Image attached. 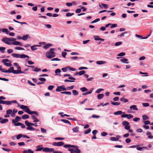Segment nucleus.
I'll return each instance as SVG.
<instances>
[{"label":"nucleus","mask_w":153,"mask_h":153,"mask_svg":"<svg viewBox=\"0 0 153 153\" xmlns=\"http://www.w3.org/2000/svg\"><path fill=\"white\" fill-rule=\"evenodd\" d=\"M126 53L124 52H121L118 54V56H123L125 55Z\"/></svg>","instance_id":"bf43d9fd"},{"label":"nucleus","mask_w":153,"mask_h":153,"mask_svg":"<svg viewBox=\"0 0 153 153\" xmlns=\"http://www.w3.org/2000/svg\"><path fill=\"white\" fill-rule=\"evenodd\" d=\"M2 32H5L7 34H8L9 33V31L6 28L3 29L2 30Z\"/></svg>","instance_id":"a19ab883"},{"label":"nucleus","mask_w":153,"mask_h":153,"mask_svg":"<svg viewBox=\"0 0 153 153\" xmlns=\"http://www.w3.org/2000/svg\"><path fill=\"white\" fill-rule=\"evenodd\" d=\"M146 147H138V146L137 145V147L136 149L138 150L139 151H142L143 150H144L145 149H146Z\"/></svg>","instance_id":"5701e85b"},{"label":"nucleus","mask_w":153,"mask_h":153,"mask_svg":"<svg viewBox=\"0 0 153 153\" xmlns=\"http://www.w3.org/2000/svg\"><path fill=\"white\" fill-rule=\"evenodd\" d=\"M23 153H34V151L31 149H28L27 150H24Z\"/></svg>","instance_id":"a211bd4d"},{"label":"nucleus","mask_w":153,"mask_h":153,"mask_svg":"<svg viewBox=\"0 0 153 153\" xmlns=\"http://www.w3.org/2000/svg\"><path fill=\"white\" fill-rule=\"evenodd\" d=\"M25 123L27 127L26 128L27 130L32 131H33L35 130V129L34 128L31 126H31L30 124V122H29L28 120H26L25 122Z\"/></svg>","instance_id":"39448f33"},{"label":"nucleus","mask_w":153,"mask_h":153,"mask_svg":"<svg viewBox=\"0 0 153 153\" xmlns=\"http://www.w3.org/2000/svg\"><path fill=\"white\" fill-rule=\"evenodd\" d=\"M66 90V88L64 85L61 86H58L57 87L56 89V91L57 92H60L63 91H65Z\"/></svg>","instance_id":"0eeeda50"},{"label":"nucleus","mask_w":153,"mask_h":153,"mask_svg":"<svg viewBox=\"0 0 153 153\" xmlns=\"http://www.w3.org/2000/svg\"><path fill=\"white\" fill-rule=\"evenodd\" d=\"M125 113L124 112H123L122 111H117L116 112L114 113V114L115 115H117L121 114H124Z\"/></svg>","instance_id":"412c9836"},{"label":"nucleus","mask_w":153,"mask_h":153,"mask_svg":"<svg viewBox=\"0 0 153 153\" xmlns=\"http://www.w3.org/2000/svg\"><path fill=\"white\" fill-rule=\"evenodd\" d=\"M101 5L104 7L105 9H107L108 7V5L107 4L103 3H102Z\"/></svg>","instance_id":"774afa93"},{"label":"nucleus","mask_w":153,"mask_h":153,"mask_svg":"<svg viewBox=\"0 0 153 153\" xmlns=\"http://www.w3.org/2000/svg\"><path fill=\"white\" fill-rule=\"evenodd\" d=\"M27 107H28L27 106H26V105H21V106H20V108L21 109H23L24 110L26 108H27Z\"/></svg>","instance_id":"052dcab7"},{"label":"nucleus","mask_w":153,"mask_h":153,"mask_svg":"<svg viewBox=\"0 0 153 153\" xmlns=\"http://www.w3.org/2000/svg\"><path fill=\"white\" fill-rule=\"evenodd\" d=\"M14 40V38L12 37L8 38L7 37H4L1 39V41L9 45H11V41Z\"/></svg>","instance_id":"f03ea898"},{"label":"nucleus","mask_w":153,"mask_h":153,"mask_svg":"<svg viewBox=\"0 0 153 153\" xmlns=\"http://www.w3.org/2000/svg\"><path fill=\"white\" fill-rule=\"evenodd\" d=\"M122 43V42H117L115 43V45L116 46H117L121 45Z\"/></svg>","instance_id":"e2e57ef3"},{"label":"nucleus","mask_w":153,"mask_h":153,"mask_svg":"<svg viewBox=\"0 0 153 153\" xmlns=\"http://www.w3.org/2000/svg\"><path fill=\"white\" fill-rule=\"evenodd\" d=\"M55 50V48H51L50 49V51H49L51 53H52L55 54V53L54 52Z\"/></svg>","instance_id":"0e129e2a"},{"label":"nucleus","mask_w":153,"mask_h":153,"mask_svg":"<svg viewBox=\"0 0 153 153\" xmlns=\"http://www.w3.org/2000/svg\"><path fill=\"white\" fill-rule=\"evenodd\" d=\"M33 114H35L37 116L39 115V114L36 111H31L30 114L32 115Z\"/></svg>","instance_id":"4c0bfd02"},{"label":"nucleus","mask_w":153,"mask_h":153,"mask_svg":"<svg viewBox=\"0 0 153 153\" xmlns=\"http://www.w3.org/2000/svg\"><path fill=\"white\" fill-rule=\"evenodd\" d=\"M21 119V117H19L18 116H17L15 118V119L12 120V122L13 123H15L18 122L20 121Z\"/></svg>","instance_id":"f8f14e48"},{"label":"nucleus","mask_w":153,"mask_h":153,"mask_svg":"<svg viewBox=\"0 0 153 153\" xmlns=\"http://www.w3.org/2000/svg\"><path fill=\"white\" fill-rule=\"evenodd\" d=\"M94 37L95 40H100V37L98 36H94Z\"/></svg>","instance_id":"3c124183"},{"label":"nucleus","mask_w":153,"mask_h":153,"mask_svg":"<svg viewBox=\"0 0 153 153\" xmlns=\"http://www.w3.org/2000/svg\"><path fill=\"white\" fill-rule=\"evenodd\" d=\"M143 119V120H147L149 119V117L146 115H143L142 116Z\"/></svg>","instance_id":"c9c22d12"},{"label":"nucleus","mask_w":153,"mask_h":153,"mask_svg":"<svg viewBox=\"0 0 153 153\" xmlns=\"http://www.w3.org/2000/svg\"><path fill=\"white\" fill-rule=\"evenodd\" d=\"M151 132H148L146 133V135L147 136H148V138L149 139H152L153 138V136L151 135Z\"/></svg>","instance_id":"6ab92c4d"},{"label":"nucleus","mask_w":153,"mask_h":153,"mask_svg":"<svg viewBox=\"0 0 153 153\" xmlns=\"http://www.w3.org/2000/svg\"><path fill=\"white\" fill-rule=\"evenodd\" d=\"M72 91L73 94L74 96L78 95L79 94L78 91L76 90H73Z\"/></svg>","instance_id":"58836bf2"},{"label":"nucleus","mask_w":153,"mask_h":153,"mask_svg":"<svg viewBox=\"0 0 153 153\" xmlns=\"http://www.w3.org/2000/svg\"><path fill=\"white\" fill-rule=\"evenodd\" d=\"M28 114H30V112L31 111L28 108V107L26 108L24 110Z\"/></svg>","instance_id":"cd10ccee"},{"label":"nucleus","mask_w":153,"mask_h":153,"mask_svg":"<svg viewBox=\"0 0 153 153\" xmlns=\"http://www.w3.org/2000/svg\"><path fill=\"white\" fill-rule=\"evenodd\" d=\"M41 70L40 68H36L34 69H33L32 71H33L38 72L39 71H40Z\"/></svg>","instance_id":"603ef678"},{"label":"nucleus","mask_w":153,"mask_h":153,"mask_svg":"<svg viewBox=\"0 0 153 153\" xmlns=\"http://www.w3.org/2000/svg\"><path fill=\"white\" fill-rule=\"evenodd\" d=\"M135 36L136 37H137L138 38H140L141 39H145V38H144V37H143V36L141 35H138L137 34H136L135 35Z\"/></svg>","instance_id":"8fccbe9b"},{"label":"nucleus","mask_w":153,"mask_h":153,"mask_svg":"<svg viewBox=\"0 0 153 153\" xmlns=\"http://www.w3.org/2000/svg\"><path fill=\"white\" fill-rule=\"evenodd\" d=\"M2 62L7 67H11V66L12 61L9 60L7 59H3L2 60Z\"/></svg>","instance_id":"20e7f679"},{"label":"nucleus","mask_w":153,"mask_h":153,"mask_svg":"<svg viewBox=\"0 0 153 153\" xmlns=\"http://www.w3.org/2000/svg\"><path fill=\"white\" fill-rule=\"evenodd\" d=\"M15 49L16 50H24L25 49L22 47H17L15 48Z\"/></svg>","instance_id":"09e8293b"},{"label":"nucleus","mask_w":153,"mask_h":153,"mask_svg":"<svg viewBox=\"0 0 153 153\" xmlns=\"http://www.w3.org/2000/svg\"><path fill=\"white\" fill-rule=\"evenodd\" d=\"M61 72V70L59 69H57L55 71V73L56 74V75H60L59 74H58V73H59Z\"/></svg>","instance_id":"37998d69"},{"label":"nucleus","mask_w":153,"mask_h":153,"mask_svg":"<svg viewBox=\"0 0 153 153\" xmlns=\"http://www.w3.org/2000/svg\"><path fill=\"white\" fill-rule=\"evenodd\" d=\"M41 146H37L36 148L37 149H36V151H41L42 150H43V147H41Z\"/></svg>","instance_id":"a878e982"},{"label":"nucleus","mask_w":153,"mask_h":153,"mask_svg":"<svg viewBox=\"0 0 153 153\" xmlns=\"http://www.w3.org/2000/svg\"><path fill=\"white\" fill-rule=\"evenodd\" d=\"M11 55L13 56L14 57L17 58H20L22 59H25L26 58H29V56H27L24 54H18V53H12L11 54Z\"/></svg>","instance_id":"7ed1b4c3"},{"label":"nucleus","mask_w":153,"mask_h":153,"mask_svg":"<svg viewBox=\"0 0 153 153\" xmlns=\"http://www.w3.org/2000/svg\"><path fill=\"white\" fill-rule=\"evenodd\" d=\"M123 125L124 126H126V125H129V123L127 121H124L122 123Z\"/></svg>","instance_id":"c03bdc74"},{"label":"nucleus","mask_w":153,"mask_h":153,"mask_svg":"<svg viewBox=\"0 0 153 153\" xmlns=\"http://www.w3.org/2000/svg\"><path fill=\"white\" fill-rule=\"evenodd\" d=\"M29 118V116L27 114H26L22 116V118L24 120L28 119Z\"/></svg>","instance_id":"b1692460"},{"label":"nucleus","mask_w":153,"mask_h":153,"mask_svg":"<svg viewBox=\"0 0 153 153\" xmlns=\"http://www.w3.org/2000/svg\"><path fill=\"white\" fill-rule=\"evenodd\" d=\"M121 138V136H120L117 135L116 136V137H111L110 138V140L112 141H117L119 139Z\"/></svg>","instance_id":"9b49d317"},{"label":"nucleus","mask_w":153,"mask_h":153,"mask_svg":"<svg viewBox=\"0 0 153 153\" xmlns=\"http://www.w3.org/2000/svg\"><path fill=\"white\" fill-rule=\"evenodd\" d=\"M14 40L11 41V45H14L22 46V44L18 41H16V39L14 38Z\"/></svg>","instance_id":"1a4fd4ad"},{"label":"nucleus","mask_w":153,"mask_h":153,"mask_svg":"<svg viewBox=\"0 0 153 153\" xmlns=\"http://www.w3.org/2000/svg\"><path fill=\"white\" fill-rule=\"evenodd\" d=\"M80 90L82 92H86L88 91V89L85 87L81 88Z\"/></svg>","instance_id":"7c9ffc66"},{"label":"nucleus","mask_w":153,"mask_h":153,"mask_svg":"<svg viewBox=\"0 0 153 153\" xmlns=\"http://www.w3.org/2000/svg\"><path fill=\"white\" fill-rule=\"evenodd\" d=\"M61 93L62 94H66L70 95L71 94V93L70 91H63L61 92Z\"/></svg>","instance_id":"473e14b6"},{"label":"nucleus","mask_w":153,"mask_h":153,"mask_svg":"<svg viewBox=\"0 0 153 153\" xmlns=\"http://www.w3.org/2000/svg\"><path fill=\"white\" fill-rule=\"evenodd\" d=\"M65 148H68V151L70 153H81V151L79 149V147L74 145L66 144L63 146Z\"/></svg>","instance_id":"f257e3e1"},{"label":"nucleus","mask_w":153,"mask_h":153,"mask_svg":"<svg viewBox=\"0 0 153 153\" xmlns=\"http://www.w3.org/2000/svg\"><path fill=\"white\" fill-rule=\"evenodd\" d=\"M129 108L130 109L134 110L137 111L138 110V108L137 107V105H135L131 106Z\"/></svg>","instance_id":"4468645a"},{"label":"nucleus","mask_w":153,"mask_h":153,"mask_svg":"<svg viewBox=\"0 0 153 153\" xmlns=\"http://www.w3.org/2000/svg\"><path fill=\"white\" fill-rule=\"evenodd\" d=\"M79 128L76 126L73 128V131L74 132L78 133L79 132Z\"/></svg>","instance_id":"dca6fc26"},{"label":"nucleus","mask_w":153,"mask_h":153,"mask_svg":"<svg viewBox=\"0 0 153 153\" xmlns=\"http://www.w3.org/2000/svg\"><path fill=\"white\" fill-rule=\"evenodd\" d=\"M96 63L99 65H101L102 64H104L106 63V62L104 61H97L96 62Z\"/></svg>","instance_id":"2eb2a0df"},{"label":"nucleus","mask_w":153,"mask_h":153,"mask_svg":"<svg viewBox=\"0 0 153 153\" xmlns=\"http://www.w3.org/2000/svg\"><path fill=\"white\" fill-rule=\"evenodd\" d=\"M39 80L44 82L46 80V79L44 78H39Z\"/></svg>","instance_id":"680f3d73"},{"label":"nucleus","mask_w":153,"mask_h":153,"mask_svg":"<svg viewBox=\"0 0 153 153\" xmlns=\"http://www.w3.org/2000/svg\"><path fill=\"white\" fill-rule=\"evenodd\" d=\"M12 112V111L11 109H9L6 111V113L7 114H11Z\"/></svg>","instance_id":"864d4df0"},{"label":"nucleus","mask_w":153,"mask_h":153,"mask_svg":"<svg viewBox=\"0 0 153 153\" xmlns=\"http://www.w3.org/2000/svg\"><path fill=\"white\" fill-rule=\"evenodd\" d=\"M8 120L7 119H3L1 120L0 121V123L2 124L8 122Z\"/></svg>","instance_id":"4be33fe9"},{"label":"nucleus","mask_w":153,"mask_h":153,"mask_svg":"<svg viewBox=\"0 0 153 153\" xmlns=\"http://www.w3.org/2000/svg\"><path fill=\"white\" fill-rule=\"evenodd\" d=\"M14 69V68L13 67H11L8 70H7V73H13V70Z\"/></svg>","instance_id":"c85d7f7f"},{"label":"nucleus","mask_w":153,"mask_h":153,"mask_svg":"<svg viewBox=\"0 0 153 153\" xmlns=\"http://www.w3.org/2000/svg\"><path fill=\"white\" fill-rule=\"evenodd\" d=\"M31 117L32 118V119L34 120L33 121V123H36L39 122V119H37L35 116L34 115H32Z\"/></svg>","instance_id":"f3484780"},{"label":"nucleus","mask_w":153,"mask_h":153,"mask_svg":"<svg viewBox=\"0 0 153 153\" xmlns=\"http://www.w3.org/2000/svg\"><path fill=\"white\" fill-rule=\"evenodd\" d=\"M104 89L102 88H99L96 91V93L97 94L100 93L101 91H104Z\"/></svg>","instance_id":"de8ad7c7"},{"label":"nucleus","mask_w":153,"mask_h":153,"mask_svg":"<svg viewBox=\"0 0 153 153\" xmlns=\"http://www.w3.org/2000/svg\"><path fill=\"white\" fill-rule=\"evenodd\" d=\"M85 73V71H81L79 72V75H80V76H81V75H82L84 74Z\"/></svg>","instance_id":"5fc2aeb1"},{"label":"nucleus","mask_w":153,"mask_h":153,"mask_svg":"<svg viewBox=\"0 0 153 153\" xmlns=\"http://www.w3.org/2000/svg\"><path fill=\"white\" fill-rule=\"evenodd\" d=\"M13 73L14 74H20V71H19V70H15L13 69Z\"/></svg>","instance_id":"a18cd8bd"},{"label":"nucleus","mask_w":153,"mask_h":153,"mask_svg":"<svg viewBox=\"0 0 153 153\" xmlns=\"http://www.w3.org/2000/svg\"><path fill=\"white\" fill-rule=\"evenodd\" d=\"M40 46H41L40 45H34L33 46H31V49L32 51H34L37 49L36 47H39Z\"/></svg>","instance_id":"ddd939ff"},{"label":"nucleus","mask_w":153,"mask_h":153,"mask_svg":"<svg viewBox=\"0 0 153 153\" xmlns=\"http://www.w3.org/2000/svg\"><path fill=\"white\" fill-rule=\"evenodd\" d=\"M61 121L65 123H67L69 124V125H71V123L68 120L65 119H61Z\"/></svg>","instance_id":"bb28decb"},{"label":"nucleus","mask_w":153,"mask_h":153,"mask_svg":"<svg viewBox=\"0 0 153 153\" xmlns=\"http://www.w3.org/2000/svg\"><path fill=\"white\" fill-rule=\"evenodd\" d=\"M74 14V13H68L66 14V16L67 17L71 16Z\"/></svg>","instance_id":"69168bd1"},{"label":"nucleus","mask_w":153,"mask_h":153,"mask_svg":"<svg viewBox=\"0 0 153 153\" xmlns=\"http://www.w3.org/2000/svg\"><path fill=\"white\" fill-rule=\"evenodd\" d=\"M68 68L70 71H76V69L75 68H72L70 67H68Z\"/></svg>","instance_id":"6e6d98bb"},{"label":"nucleus","mask_w":153,"mask_h":153,"mask_svg":"<svg viewBox=\"0 0 153 153\" xmlns=\"http://www.w3.org/2000/svg\"><path fill=\"white\" fill-rule=\"evenodd\" d=\"M128 60V59H127L126 58H123V59H120V61L121 62H122L125 63H127V64L128 63V62H125L127 61Z\"/></svg>","instance_id":"f704fd0d"},{"label":"nucleus","mask_w":153,"mask_h":153,"mask_svg":"<svg viewBox=\"0 0 153 153\" xmlns=\"http://www.w3.org/2000/svg\"><path fill=\"white\" fill-rule=\"evenodd\" d=\"M64 144V143L63 142H57V146H62Z\"/></svg>","instance_id":"79ce46f5"},{"label":"nucleus","mask_w":153,"mask_h":153,"mask_svg":"<svg viewBox=\"0 0 153 153\" xmlns=\"http://www.w3.org/2000/svg\"><path fill=\"white\" fill-rule=\"evenodd\" d=\"M0 71L4 73H7V70H5V69L2 68H1V67H0Z\"/></svg>","instance_id":"13d9d810"},{"label":"nucleus","mask_w":153,"mask_h":153,"mask_svg":"<svg viewBox=\"0 0 153 153\" xmlns=\"http://www.w3.org/2000/svg\"><path fill=\"white\" fill-rule=\"evenodd\" d=\"M17 102L16 100H14L10 101H3V104L7 105H10L12 103H16Z\"/></svg>","instance_id":"6e6552de"},{"label":"nucleus","mask_w":153,"mask_h":153,"mask_svg":"<svg viewBox=\"0 0 153 153\" xmlns=\"http://www.w3.org/2000/svg\"><path fill=\"white\" fill-rule=\"evenodd\" d=\"M111 103L113 105L116 106L119 105L120 104V103L118 102H111Z\"/></svg>","instance_id":"72a5a7b5"},{"label":"nucleus","mask_w":153,"mask_h":153,"mask_svg":"<svg viewBox=\"0 0 153 153\" xmlns=\"http://www.w3.org/2000/svg\"><path fill=\"white\" fill-rule=\"evenodd\" d=\"M74 86L72 85L71 86H68L66 88V90H70L74 88Z\"/></svg>","instance_id":"e433bc0d"},{"label":"nucleus","mask_w":153,"mask_h":153,"mask_svg":"<svg viewBox=\"0 0 153 153\" xmlns=\"http://www.w3.org/2000/svg\"><path fill=\"white\" fill-rule=\"evenodd\" d=\"M29 36V35L28 34L24 35L22 37V39L24 40H26L28 39Z\"/></svg>","instance_id":"393cba45"},{"label":"nucleus","mask_w":153,"mask_h":153,"mask_svg":"<svg viewBox=\"0 0 153 153\" xmlns=\"http://www.w3.org/2000/svg\"><path fill=\"white\" fill-rule=\"evenodd\" d=\"M2 149L4 151L6 152H10L11 151V149H10L6 148H2Z\"/></svg>","instance_id":"4d7b16f0"},{"label":"nucleus","mask_w":153,"mask_h":153,"mask_svg":"<svg viewBox=\"0 0 153 153\" xmlns=\"http://www.w3.org/2000/svg\"><path fill=\"white\" fill-rule=\"evenodd\" d=\"M5 49V48L4 47H0V51L1 53H4Z\"/></svg>","instance_id":"ea45409f"},{"label":"nucleus","mask_w":153,"mask_h":153,"mask_svg":"<svg viewBox=\"0 0 153 153\" xmlns=\"http://www.w3.org/2000/svg\"><path fill=\"white\" fill-rule=\"evenodd\" d=\"M104 96V95L103 94H100L97 95V97L99 99H102L103 98Z\"/></svg>","instance_id":"c756f323"},{"label":"nucleus","mask_w":153,"mask_h":153,"mask_svg":"<svg viewBox=\"0 0 153 153\" xmlns=\"http://www.w3.org/2000/svg\"><path fill=\"white\" fill-rule=\"evenodd\" d=\"M54 150L53 148H43V151L46 152H51Z\"/></svg>","instance_id":"9d476101"},{"label":"nucleus","mask_w":153,"mask_h":153,"mask_svg":"<svg viewBox=\"0 0 153 153\" xmlns=\"http://www.w3.org/2000/svg\"><path fill=\"white\" fill-rule=\"evenodd\" d=\"M120 100L124 102H126L128 101V100L126 99L124 97H122L120 99Z\"/></svg>","instance_id":"2f4dec72"},{"label":"nucleus","mask_w":153,"mask_h":153,"mask_svg":"<svg viewBox=\"0 0 153 153\" xmlns=\"http://www.w3.org/2000/svg\"><path fill=\"white\" fill-rule=\"evenodd\" d=\"M55 54L52 53L49 51L47 52L46 53V56L48 58L51 59L55 56Z\"/></svg>","instance_id":"423d86ee"},{"label":"nucleus","mask_w":153,"mask_h":153,"mask_svg":"<svg viewBox=\"0 0 153 153\" xmlns=\"http://www.w3.org/2000/svg\"><path fill=\"white\" fill-rule=\"evenodd\" d=\"M143 122L146 125L150 124V122L149 120L144 121Z\"/></svg>","instance_id":"338daca9"},{"label":"nucleus","mask_w":153,"mask_h":153,"mask_svg":"<svg viewBox=\"0 0 153 153\" xmlns=\"http://www.w3.org/2000/svg\"><path fill=\"white\" fill-rule=\"evenodd\" d=\"M91 129L90 128H89L87 130L85 131L84 134H88L91 132Z\"/></svg>","instance_id":"49530a36"},{"label":"nucleus","mask_w":153,"mask_h":153,"mask_svg":"<svg viewBox=\"0 0 153 153\" xmlns=\"http://www.w3.org/2000/svg\"><path fill=\"white\" fill-rule=\"evenodd\" d=\"M52 46V45L50 44H48L45 45L44 46V48L45 49L48 48Z\"/></svg>","instance_id":"aec40b11"}]
</instances>
